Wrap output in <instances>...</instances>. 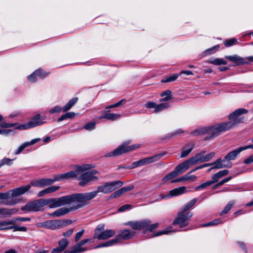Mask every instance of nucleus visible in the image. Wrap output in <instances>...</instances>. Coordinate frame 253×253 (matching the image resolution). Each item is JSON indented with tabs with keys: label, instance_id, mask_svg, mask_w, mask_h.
I'll list each match as a JSON object with an SVG mask.
<instances>
[{
	"label": "nucleus",
	"instance_id": "31",
	"mask_svg": "<svg viewBox=\"0 0 253 253\" xmlns=\"http://www.w3.org/2000/svg\"><path fill=\"white\" fill-rule=\"evenodd\" d=\"M43 187L51 185L54 182L57 181L58 179L56 178L55 175L53 178H41Z\"/></svg>",
	"mask_w": 253,
	"mask_h": 253
},
{
	"label": "nucleus",
	"instance_id": "35",
	"mask_svg": "<svg viewBox=\"0 0 253 253\" xmlns=\"http://www.w3.org/2000/svg\"><path fill=\"white\" fill-rule=\"evenodd\" d=\"M234 204L235 202L233 201L229 202L222 211L220 212V215H221L227 213L231 209Z\"/></svg>",
	"mask_w": 253,
	"mask_h": 253
},
{
	"label": "nucleus",
	"instance_id": "12",
	"mask_svg": "<svg viewBox=\"0 0 253 253\" xmlns=\"http://www.w3.org/2000/svg\"><path fill=\"white\" fill-rule=\"evenodd\" d=\"M193 215L192 212L180 211L177 213L176 218L173 221V224L178 225L180 228L184 227L188 224V220Z\"/></svg>",
	"mask_w": 253,
	"mask_h": 253
},
{
	"label": "nucleus",
	"instance_id": "11",
	"mask_svg": "<svg viewBox=\"0 0 253 253\" xmlns=\"http://www.w3.org/2000/svg\"><path fill=\"white\" fill-rule=\"evenodd\" d=\"M123 184L122 181L120 180L107 182L104 185H100L97 187V190L93 192H95V197L99 192H102L104 193H109L115 189L121 187Z\"/></svg>",
	"mask_w": 253,
	"mask_h": 253
},
{
	"label": "nucleus",
	"instance_id": "26",
	"mask_svg": "<svg viewBox=\"0 0 253 253\" xmlns=\"http://www.w3.org/2000/svg\"><path fill=\"white\" fill-rule=\"evenodd\" d=\"M121 117V115L115 113H106L101 118L106 119L110 121H115L119 119Z\"/></svg>",
	"mask_w": 253,
	"mask_h": 253
},
{
	"label": "nucleus",
	"instance_id": "23",
	"mask_svg": "<svg viewBox=\"0 0 253 253\" xmlns=\"http://www.w3.org/2000/svg\"><path fill=\"white\" fill-rule=\"evenodd\" d=\"M72 211V210H71V207L70 208L63 207L58 209V210L51 213H49V215L51 216L59 217L64 215Z\"/></svg>",
	"mask_w": 253,
	"mask_h": 253
},
{
	"label": "nucleus",
	"instance_id": "17",
	"mask_svg": "<svg viewBox=\"0 0 253 253\" xmlns=\"http://www.w3.org/2000/svg\"><path fill=\"white\" fill-rule=\"evenodd\" d=\"M136 232L131 229H123L120 231L119 233L116 236L118 239V242L122 240H128L135 235Z\"/></svg>",
	"mask_w": 253,
	"mask_h": 253
},
{
	"label": "nucleus",
	"instance_id": "58",
	"mask_svg": "<svg viewBox=\"0 0 253 253\" xmlns=\"http://www.w3.org/2000/svg\"><path fill=\"white\" fill-rule=\"evenodd\" d=\"M228 172L229 171L228 170L224 169V170H222L218 171L216 173L217 174L218 176L220 178L221 177L227 175L228 174Z\"/></svg>",
	"mask_w": 253,
	"mask_h": 253
},
{
	"label": "nucleus",
	"instance_id": "29",
	"mask_svg": "<svg viewBox=\"0 0 253 253\" xmlns=\"http://www.w3.org/2000/svg\"><path fill=\"white\" fill-rule=\"evenodd\" d=\"M197 202V200L196 199H193V200H191L188 203L185 204L181 208L180 210V211H183V212H189L188 211Z\"/></svg>",
	"mask_w": 253,
	"mask_h": 253
},
{
	"label": "nucleus",
	"instance_id": "24",
	"mask_svg": "<svg viewBox=\"0 0 253 253\" xmlns=\"http://www.w3.org/2000/svg\"><path fill=\"white\" fill-rule=\"evenodd\" d=\"M194 146V144L192 142L186 144L182 149L180 157L184 158L188 156L193 149Z\"/></svg>",
	"mask_w": 253,
	"mask_h": 253
},
{
	"label": "nucleus",
	"instance_id": "52",
	"mask_svg": "<svg viewBox=\"0 0 253 253\" xmlns=\"http://www.w3.org/2000/svg\"><path fill=\"white\" fill-rule=\"evenodd\" d=\"M27 146H28V144H27L26 142L24 143L19 147L17 150L15 151V154L16 155L19 154Z\"/></svg>",
	"mask_w": 253,
	"mask_h": 253
},
{
	"label": "nucleus",
	"instance_id": "48",
	"mask_svg": "<svg viewBox=\"0 0 253 253\" xmlns=\"http://www.w3.org/2000/svg\"><path fill=\"white\" fill-rule=\"evenodd\" d=\"M221 220L220 219H215L213 220L212 221L207 223L205 224L204 226H214L218 225L219 223L221 222Z\"/></svg>",
	"mask_w": 253,
	"mask_h": 253
},
{
	"label": "nucleus",
	"instance_id": "6",
	"mask_svg": "<svg viewBox=\"0 0 253 253\" xmlns=\"http://www.w3.org/2000/svg\"><path fill=\"white\" fill-rule=\"evenodd\" d=\"M130 142V140L125 141L115 150L105 154V156L106 157L118 156L123 153L134 150L140 146L139 144L128 146Z\"/></svg>",
	"mask_w": 253,
	"mask_h": 253
},
{
	"label": "nucleus",
	"instance_id": "7",
	"mask_svg": "<svg viewBox=\"0 0 253 253\" xmlns=\"http://www.w3.org/2000/svg\"><path fill=\"white\" fill-rule=\"evenodd\" d=\"M91 168L90 165L84 164L82 166H76L75 170L71 171L62 174L55 175L57 181H61L64 179H68L70 178L76 177L77 175L81 174L86 170L89 169Z\"/></svg>",
	"mask_w": 253,
	"mask_h": 253
},
{
	"label": "nucleus",
	"instance_id": "63",
	"mask_svg": "<svg viewBox=\"0 0 253 253\" xmlns=\"http://www.w3.org/2000/svg\"><path fill=\"white\" fill-rule=\"evenodd\" d=\"M37 226L39 227L45 228L47 229V221H45L43 222L38 223H37Z\"/></svg>",
	"mask_w": 253,
	"mask_h": 253
},
{
	"label": "nucleus",
	"instance_id": "8",
	"mask_svg": "<svg viewBox=\"0 0 253 253\" xmlns=\"http://www.w3.org/2000/svg\"><path fill=\"white\" fill-rule=\"evenodd\" d=\"M167 152H163L158 154L155 155L152 157L145 158L141 159L139 161L134 162L132 165L127 167H125V169H132L137 168L139 166H143L145 165L150 164L155 162L159 161L162 157L165 156ZM125 168V167L124 168Z\"/></svg>",
	"mask_w": 253,
	"mask_h": 253
},
{
	"label": "nucleus",
	"instance_id": "15",
	"mask_svg": "<svg viewBox=\"0 0 253 253\" xmlns=\"http://www.w3.org/2000/svg\"><path fill=\"white\" fill-rule=\"evenodd\" d=\"M205 153V151L202 152L192 158L195 164L198 163L209 161L215 155L214 152H211L207 155H204Z\"/></svg>",
	"mask_w": 253,
	"mask_h": 253
},
{
	"label": "nucleus",
	"instance_id": "42",
	"mask_svg": "<svg viewBox=\"0 0 253 253\" xmlns=\"http://www.w3.org/2000/svg\"><path fill=\"white\" fill-rule=\"evenodd\" d=\"M174 232V231L171 230H168V229L164 230H162L161 231H159V232H157L156 233L153 234V237H157V236H160V235H162L163 234H169L170 233Z\"/></svg>",
	"mask_w": 253,
	"mask_h": 253
},
{
	"label": "nucleus",
	"instance_id": "14",
	"mask_svg": "<svg viewBox=\"0 0 253 253\" xmlns=\"http://www.w3.org/2000/svg\"><path fill=\"white\" fill-rule=\"evenodd\" d=\"M225 58L234 62L237 65L248 64L249 63V62H253V56L244 58L237 55H234L232 56H226Z\"/></svg>",
	"mask_w": 253,
	"mask_h": 253
},
{
	"label": "nucleus",
	"instance_id": "21",
	"mask_svg": "<svg viewBox=\"0 0 253 253\" xmlns=\"http://www.w3.org/2000/svg\"><path fill=\"white\" fill-rule=\"evenodd\" d=\"M246 149L244 147H241L237 149V150L232 151L229 153L224 158V161H231L234 160L236 159L237 156L243 150H245Z\"/></svg>",
	"mask_w": 253,
	"mask_h": 253
},
{
	"label": "nucleus",
	"instance_id": "38",
	"mask_svg": "<svg viewBox=\"0 0 253 253\" xmlns=\"http://www.w3.org/2000/svg\"><path fill=\"white\" fill-rule=\"evenodd\" d=\"M13 213L12 210H8L5 208H0V214L3 216H10Z\"/></svg>",
	"mask_w": 253,
	"mask_h": 253
},
{
	"label": "nucleus",
	"instance_id": "18",
	"mask_svg": "<svg viewBox=\"0 0 253 253\" xmlns=\"http://www.w3.org/2000/svg\"><path fill=\"white\" fill-rule=\"evenodd\" d=\"M195 165L192 158L186 160L177 165L174 170L178 175L185 171L191 166Z\"/></svg>",
	"mask_w": 253,
	"mask_h": 253
},
{
	"label": "nucleus",
	"instance_id": "39",
	"mask_svg": "<svg viewBox=\"0 0 253 253\" xmlns=\"http://www.w3.org/2000/svg\"><path fill=\"white\" fill-rule=\"evenodd\" d=\"M178 77V75L177 74H174L172 75H170L169 76H168L165 78L164 79L162 80V83H167V82H173L176 80Z\"/></svg>",
	"mask_w": 253,
	"mask_h": 253
},
{
	"label": "nucleus",
	"instance_id": "56",
	"mask_svg": "<svg viewBox=\"0 0 253 253\" xmlns=\"http://www.w3.org/2000/svg\"><path fill=\"white\" fill-rule=\"evenodd\" d=\"M84 229L82 230L81 231L78 232L76 233L75 238V241L78 242L82 237L84 233Z\"/></svg>",
	"mask_w": 253,
	"mask_h": 253
},
{
	"label": "nucleus",
	"instance_id": "47",
	"mask_svg": "<svg viewBox=\"0 0 253 253\" xmlns=\"http://www.w3.org/2000/svg\"><path fill=\"white\" fill-rule=\"evenodd\" d=\"M132 208V206L129 204L124 205L119 208L118 210V212H124L126 211L130 210Z\"/></svg>",
	"mask_w": 253,
	"mask_h": 253
},
{
	"label": "nucleus",
	"instance_id": "61",
	"mask_svg": "<svg viewBox=\"0 0 253 253\" xmlns=\"http://www.w3.org/2000/svg\"><path fill=\"white\" fill-rule=\"evenodd\" d=\"M133 188H134L133 186L130 185V186H128L127 187H123L121 188V189L123 191V193H124L126 192L131 190L132 189H133Z\"/></svg>",
	"mask_w": 253,
	"mask_h": 253
},
{
	"label": "nucleus",
	"instance_id": "36",
	"mask_svg": "<svg viewBox=\"0 0 253 253\" xmlns=\"http://www.w3.org/2000/svg\"><path fill=\"white\" fill-rule=\"evenodd\" d=\"M177 176V173L174 170L172 171L169 172V174L166 175L165 177H164L162 179V181L164 182H167L168 180L172 179V178L176 177Z\"/></svg>",
	"mask_w": 253,
	"mask_h": 253
},
{
	"label": "nucleus",
	"instance_id": "57",
	"mask_svg": "<svg viewBox=\"0 0 253 253\" xmlns=\"http://www.w3.org/2000/svg\"><path fill=\"white\" fill-rule=\"evenodd\" d=\"M186 181V178H185V175L180 177L172 180L171 181V183L180 182H183V181Z\"/></svg>",
	"mask_w": 253,
	"mask_h": 253
},
{
	"label": "nucleus",
	"instance_id": "45",
	"mask_svg": "<svg viewBox=\"0 0 253 253\" xmlns=\"http://www.w3.org/2000/svg\"><path fill=\"white\" fill-rule=\"evenodd\" d=\"M213 184V182L210 180V181H207L205 183H202V184L197 186L196 187V190H198V189H205L206 187H208V186H211V185H212Z\"/></svg>",
	"mask_w": 253,
	"mask_h": 253
},
{
	"label": "nucleus",
	"instance_id": "50",
	"mask_svg": "<svg viewBox=\"0 0 253 253\" xmlns=\"http://www.w3.org/2000/svg\"><path fill=\"white\" fill-rule=\"evenodd\" d=\"M60 188L59 186H52L46 188L47 193H51L57 191Z\"/></svg>",
	"mask_w": 253,
	"mask_h": 253
},
{
	"label": "nucleus",
	"instance_id": "37",
	"mask_svg": "<svg viewBox=\"0 0 253 253\" xmlns=\"http://www.w3.org/2000/svg\"><path fill=\"white\" fill-rule=\"evenodd\" d=\"M69 244V241L66 238L62 239L58 242L59 247L64 250L68 247Z\"/></svg>",
	"mask_w": 253,
	"mask_h": 253
},
{
	"label": "nucleus",
	"instance_id": "30",
	"mask_svg": "<svg viewBox=\"0 0 253 253\" xmlns=\"http://www.w3.org/2000/svg\"><path fill=\"white\" fill-rule=\"evenodd\" d=\"M169 107V103H162L159 104H156L155 109H154V112L155 113H159L166 109L168 108Z\"/></svg>",
	"mask_w": 253,
	"mask_h": 253
},
{
	"label": "nucleus",
	"instance_id": "32",
	"mask_svg": "<svg viewBox=\"0 0 253 253\" xmlns=\"http://www.w3.org/2000/svg\"><path fill=\"white\" fill-rule=\"evenodd\" d=\"M75 113L73 112H68L62 115L60 117H59L57 121L60 122L68 119H72L75 117Z\"/></svg>",
	"mask_w": 253,
	"mask_h": 253
},
{
	"label": "nucleus",
	"instance_id": "41",
	"mask_svg": "<svg viewBox=\"0 0 253 253\" xmlns=\"http://www.w3.org/2000/svg\"><path fill=\"white\" fill-rule=\"evenodd\" d=\"M41 72L39 70H37L35 71L33 73L28 77V79L29 81L35 83L37 81V74Z\"/></svg>",
	"mask_w": 253,
	"mask_h": 253
},
{
	"label": "nucleus",
	"instance_id": "4",
	"mask_svg": "<svg viewBox=\"0 0 253 253\" xmlns=\"http://www.w3.org/2000/svg\"><path fill=\"white\" fill-rule=\"evenodd\" d=\"M125 224L130 226L133 230H140L144 229L145 231L150 232H152L159 225V223L152 224L151 221L148 219L140 221H129Z\"/></svg>",
	"mask_w": 253,
	"mask_h": 253
},
{
	"label": "nucleus",
	"instance_id": "16",
	"mask_svg": "<svg viewBox=\"0 0 253 253\" xmlns=\"http://www.w3.org/2000/svg\"><path fill=\"white\" fill-rule=\"evenodd\" d=\"M89 239H84L79 242L77 244L72 247L70 250H67L64 253H81L87 250V249L82 247V246L88 242Z\"/></svg>",
	"mask_w": 253,
	"mask_h": 253
},
{
	"label": "nucleus",
	"instance_id": "51",
	"mask_svg": "<svg viewBox=\"0 0 253 253\" xmlns=\"http://www.w3.org/2000/svg\"><path fill=\"white\" fill-rule=\"evenodd\" d=\"M12 229H13L15 231H18L25 232L27 230V228L26 227L16 226V224H13V225H12Z\"/></svg>",
	"mask_w": 253,
	"mask_h": 253
},
{
	"label": "nucleus",
	"instance_id": "22",
	"mask_svg": "<svg viewBox=\"0 0 253 253\" xmlns=\"http://www.w3.org/2000/svg\"><path fill=\"white\" fill-rule=\"evenodd\" d=\"M13 224H15V220H13V219L0 221V230L12 229Z\"/></svg>",
	"mask_w": 253,
	"mask_h": 253
},
{
	"label": "nucleus",
	"instance_id": "43",
	"mask_svg": "<svg viewBox=\"0 0 253 253\" xmlns=\"http://www.w3.org/2000/svg\"><path fill=\"white\" fill-rule=\"evenodd\" d=\"M31 186L38 187H43L41 179H38L35 180H33L31 182Z\"/></svg>",
	"mask_w": 253,
	"mask_h": 253
},
{
	"label": "nucleus",
	"instance_id": "5",
	"mask_svg": "<svg viewBox=\"0 0 253 253\" xmlns=\"http://www.w3.org/2000/svg\"><path fill=\"white\" fill-rule=\"evenodd\" d=\"M30 188V185H27L8 191L6 192L7 199V201L5 202V204L8 206L16 205L19 202V201L15 198L24 194L28 191Z\"/></svg>",
	"mask_w": 253,
	"mask_h": 253
},
{
	"label": "nucleus",
	"instance_id": "60",
	"mask_svg": "<svg viewBox=\"0 0 253 253\" xmlns=\"http://www.w3.org/2000/svg\"><path fill=\"white\" fill-rule=\"evenodd\" d=\"M74 229H70L66 232H63V235L65 237H70L73 233Z\"/></svg>",
	"mask_w": 253,
	"mask_h": 253
},
{
	"label": "nucleus",
	"instance_id": "20",
	"mask_svg": "<svg viewBox=\"0 0 253 253\" xmlns=\"http://www.w3.org/2000/svg\"><path fill=\"white\" fill-rule=\"evenodd\" d=\"M186 191V187L185 186L176 188L169 191V195L162 197V199L167 197L177 196L184 193Z\"/></svg>",
	"mask_w": 253,
	"mask_h": 253
},
{
	"label": "nucleus",
	"instance_id": "19",
	"mask_svg": "<svg viewBox=\"0 0 253 253\" xmlns=\"http://www.w3.org/2000/svg\"><path fill=\"white\" fill-rule=\"evenodd\" d=\"M47 229L55 230L65 226V221L60 219L46 220Z\"/></svg>",
	"mask_w": 253,
	"mask_h": 253
},
{
	"label": "nucleus",
	"instance_id": "27",
	"mask_svg": "<svg viewBox=\"0 0 253 253\" xmlns=\"http://www.w3.org/2000/svg\"><path fill=\"white\" fill-rule=\"evenodd\" d=\"M78 98L74 97L71 99L62 108L64 112L69 111L78 101Z\"/></svg>",
	"mask_w": 253,
	"mask_h": 253
},
{
	"label": "nucleus",
	"instance_id": "44",
	"mask_svg": "<svg viewBox=\"0 0 253 253\" xmlns=\"http://www.w3.org/2000/svg\"><path fill=\"white\" fill-rule=\"evenodd\" d=\"M237 40L235 38H232L225 41L224 43L226 46L229 47L235 44Z\"/></svg>",
	"mask_w": 253,
	"mask_h": 253
},
{
	"label": "nucleus",
	"instance_id": "46",
	"mask_svg": "<svg viewBox=\"0 0 253 253\" xmlns=\"http://www.w3.org/2000/svg\"><path fill=\"white\" fill-rule=\"evenodd\" d=\"M12 160L9 158H3L0 161V168L5 165H10L11 164Z\"/></svg>",
	"mask_w": 253,
	"mask_h": 253
},
{
	"label": "nucleus",
	"instance_id": "1",
	"mask_svg": "<svg viewBox=\"0 0 253 253\" xmlns=\"http://www.w3.org/2000/svg\"><path fill=\"white\" fill-rule=\"evenodd\" d=\"M248 113L245 109L240 108L236 110L229 116L230 121L214 126L199 128L192 132L194 135H199L208 133L209 135L205 137V140H211L217 136L222 132H224L233 128L237 124L242 122L240 116Z\"/></svg>",
	"mask_w": 253,
	"mask_h": 253
},
{
	"label": "nucleus",
	"instance_id": "10",
	"mask_svg": "<svg viewBox=\"0 0 253 253\" xmlns=\"http://www.w3.org/2000/svg\"><path fill=\"white\" fill-rule=\"evenodd\" d=\"M97 173L98 171L93 169L81 174L78 178L79 185L84 187L89 185L91 181L98 180V178L95 175Z\"/></svg>",
	"mask_w": 253,
	"mask_h": 253
},
{
	"label": "nucleus",
	"instance_id": "25",
	"mask_svg": "<svg viewBox=\"0 0 253 253\" xmlns=\"http://www.w3.org/2000/svg\"><path fill=\"white\" fill-rule=\"evenodd\" d=\"M225 161H224V159H217L216 161L211 163L213 167L210 169L209 171H210L211 170L214 169H219L226 167L227 166L223 164Z\"/></svg>",
	"mask_w": 253,
	"mask_h": 253
},
{
	"label": "nucleus",
	"instance_id": "40",
	"mask_svg": "<svg viewBox=\"0 0 253 253\" xmlns=\"http://www.w3.org/2000/svg\"><path fill=\"white\" fill-rule=\"evenodd\" d=\"M19 125H20L18 123H6L5 122H2L0 125V126L5 128L15 127V129H18L17 127Z\"/></svg>",
	"mask_w": 253,
	"mask_h": 253
},
{
	"label": "nucleus",
	"instance_id": "13",
	"mask_svg": "<svg viewBox=\"0 0 253 253\" xmlns=\"http://www.w3.org/2000/svg\"><path fill=\"white\" fill-rule=\"evenodd\" d=\"M43 123L44 122L41 119L40 115L38 114L32 118L30 122L24 124H21L17 128L18 129L24 130L36 127Z\"/></svg>",
	"mask_w": 253,
	"mask_h": 253
},
{
	"label": "nucleus",
	"instance_id": "49",
	"mask_svg": "<svg viewBox=\"0 0 253 253\" xmlns=\"http://www.w3.org/2000/svg\"><path fill=\"white\" fill-rule=\"evenodd\" d=\"M95 126V123L93 122H90L86 124L84 126V128L88 130H91L94 129Z\"/></svg>",
	"mask_w": 253,
	"mask_h": 253
},
{
	"label": "nucleus",
	"instance_id": "2",
	"mask_svg": "<svg viewBox=\"0 0 253 253\" xmlns=\"http://www.w3.org/2000/svg\"><path fill=\"white\" fill-rule=\"evenodd\" d=\"M95 193L92 192L75 193L58 198L59 207L72 203L76 204L71 207V210H77L88 204V201L95 197Z\"/></svg>",
	"mask_w": 253,
	"mask_h": 253
},
{
	"label": "nucleus",
	"instance_id": "28",
	"mask_svg": "<svg viewBox=\"0 0 253 253\" xmlns=\"http://www.w3.org/2000/svg\"><path fill=\"white\" fill-rule=\"evenodd\" d=\"M118 242V239H117L116 237H115V239H111L108 241H107L104 243L100 244L95 247H94V249H97L99 248H102V247H106L112 246L117 243Z\"/></svg>",
	"mask_w": 253,
	"mask_h": 253
},
{
	"label": "nucleus",
	"instance_id": "53",
	"mask_svg": "<svg viewBox=\"0 0 253 253\" xmlns=\"http://www.w3.org/2000/svg\"><path fill=\"white\" fill-rule=\"evenodd\" d=\"M62 110V108L59 106H56L54 107H53L52 109H50L49 111V113L50 114H54L55 113H58L61 112V111Z\"/></svg>",
	"mask_w": 253,
	"mask_h": 253
},
{
	"label": "nucleus",
	"instance_id": "34",
	"mask_svg": "<svg viewBox=\"0 0 253 253\" xmlns=\"http://www.w3.org/2000/svg\"><path fill=\"white\" fill-rule=\"evenodd\" d=\"M209 62L215 65H226L227 62L221 58H215L209 60Z\"/></svg>",
	"mask_w": 253,
	"mask_h": 253
},
{
	"label": "nucleus",
	"instance_id": "33",
	"mask_svg": "<svg viewBox=\"0 0 253 253\" xmlns=\"http://www.w3.org/2000/svg\"><path fill=\"white\" fill-rule=\"evenodd\" d=\"M161 96L163 97L161 99V101H169L172 98L171 91L170 90H167L162 93Z\"/></svg>",
	"mask_w": 253,
	"mask_h": 253
},
{
	"label": "nucleus",
	"instance_id": "3",
	"mask_svg": "<svg viewBox=\"0 0 253 253\" xmlns=\"http://www.w3.org/2000/svg\"><path fill=\"white\" fill-rule=\"evenodd\" d=\"M48 205L49 208L59 207L57 198L40 199L28 202L21 208V210L26 211H39L42 210L44 206Z\"/></svg>",
	"mask_w": 253,
	"mask_h": 253
},
{
	"label": "nucleus",
	"instance_id": "62",
	"mask_svg": "<svg viewBox=\"0 0 253 253\" xmlns=\"http://www.w3.org/2000/svg\"><path fill=\"white\" fill-rule=\"evenodd\" d=\"M244 163L246 164H250L253 163V155L250 156L249 158L244 161Z\"/></svg>",
	"mask_w": 253,
	"mask_h": 253
},
{
	"label": "nucleus",
	"instance_id": "55",
	"mask_svg": "<svg viewBox=\"0 0 253 253\" xmlns=\"http://www.w3.org/2000/svg\"><path fill=\"white\" fill-rule=\"evenodd\" d=\"M156 104H157L154 102H148L145 104V106L147 108H154V109H155Z\"/></svg>",
	"mask_w": 253,
	"mask_h": 253
},
{
	"label": "nucleus",
	"instance_id": "9",
	"mask_svg": "<svg viewBox=\"0 0 253 253\" xmlns=\"http://www.w3.org/2000/svg\"><path fill=\"white\" fill-rule=\"evenodd\" d=\"M105 225L104 224H99L94 230V238H97L98 240H106L114 236L116 232L114 230L109 229L104 230Z\"/></svg>",
	"mask_w": 253,
	"mask_h": 253
},
{
	"label": "nucleus",
	"instance_id": "54",
	"mask_svg": "<svg viewBox=\"0 0 253 253\" xmlns=\"http://www.w3.org/2000/svg\"><path fill=\"white\" fill-rule=\"evenodd\" d=\"M123 193L122 189H120L114 192L111 196L112 198H117L121 196Z\"/></svg>",
	"mask_w": 253,
	"mask_h": 253
},
{
	"label": "nucleus",
	"instance_id": "59",
	"mask_svg": "<svg viewBox=\"0 0 253 253\" xmlns=\"http://www.w3.org/2000/svg\"><path fill=\"white\" fill-rule=\"evenodd\" d=\"M13 220H15V223L17 221H19L21 222L23 221H30V218L28 217H19L13 218Z\"/></svg>",
	"mask_w": 253,
	"mask_h": 253
},
{
	"label": "nucleus",
	"instance_id": "64",
	"mask_svg": "<svg viewBox=\"0 0 253 253\" xmlns=\"http://www.w3.org/2000/svg\"><path fill=\"white\" fill-rule=\"evenodd\" d=\"M64 250H62V248H60V247L58 246L55 248H54L52 250L51 253H61Z\"/></svg>",
	"mask_w": 253,
	"mask_h": 253
}]
</instances>
